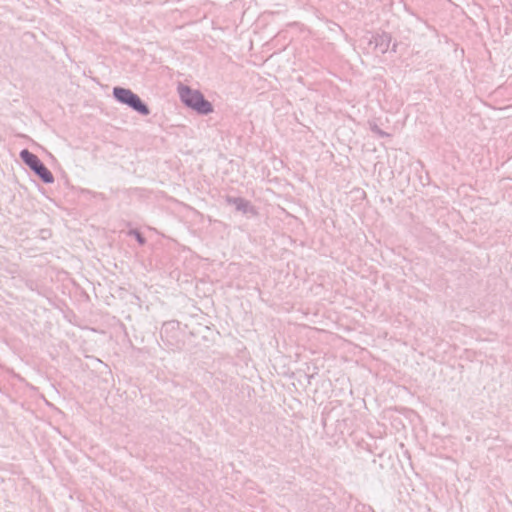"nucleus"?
Returning <instances> with one entry per match:
<instances>
[{
    "instance_id": "0eeeda50",
    "label": "nucleus",
    "mask_w": 512,
    "mask_h": 512,
    "mask_svg": "<svg viewBox=\"0 0 512 512\" xmlns=\"http://www.w3.org/2000/svg\"><path fill=\"white\" fill-rule=\"evenodd\" d=\"M128 235L133 236L136 239V241L139 243V245H144L146 243V238L137 229L129 230Z\"/></svg>"
},
{
    "instance_id": "f257e3e1",
    "label": "nucleus",
    "mask_w": 512,
    "mask_h": 512,
    "mask_svg": "<svg viewBox=\"0 0 512 512\" xmlns=\"http://www.w3.org/2000/svg\"><path fill=\"white\" fill-rule=\"evenodd\" d=\"M178 93L182 103L199 115H208L213 112V105L199 90L192 89L187 85H179Z\"/></svg>"
},
{
    "instance_id": "423d86ee",
    "label": "nucleus",
    "mask_w": 512,
    "mask_h": 512,
    "mask_svg": "<svg viewBox=\"0 0 512 512\" xmlns=\"http://www.w3.org/2000/svg\"><path fill=\"white\" fill-rule=\"evenodd\" d=\"M226 202L231 205H235L237 211H241L243 213H246L248 211V208L250 206L249 201L245 200L241 197H232L227 196Z\"/></svg>"
},
{
    "instance_id": "39448f33",
    "label": "nucleus",
    "mask_w": 512,
    "mask_h": 512,
    "mask_svg": "<svg viewBox=\"0 0 512 512\" xmlns=\"http://www.w3.org/2000/svg\"><path fill=\"white\" fill-rule=\"evenodd\" d=\"M392 37L387 32L378 33L373 35L368 44L372 46L374 50L378 51L381 54H384L388 51Z\"/></svg>"
},
{
    "instance_id": "1a4fd4ad",
    "label": "nucleus",
    "mask_w": 512,
    "mask_h": 512,
    "mask_svg": "<svg viewBox=\"0 0 512 512\" xmlns=\"http://www.w3.org/2000/svg\"><path fill=\"white\" fill-rule=\"evenodd\" d=\"M396 47H397V44H396V43H395V44H393L392 51H394V52H395V51H396Z\"/></svg>"
},
{
    "instance_id": "f03ea898",
    "label": "nucleus",
    "mask_w": 512,
    "mask_h": 512,
    "mask_svg": "<svg viewBox=\"0 0 512 512\" xmlns=\"http://www.w3.org/2000/svg\"><path fill=\"white\" fill-rule=\"evenodd\" d=\"M114 99L120 104L126 105L142 116L150 114L148 105L131 89L115 86L112 91Z\"/></svg>"
},
{
    "instance_id": "6e6552de",
    "label": "nucleus",
    "mask_w": 512,
    "mask_h": 512,
    "mask_svg": "<svg viewBox=\"0 0 512 512\" xmlns=\"http://www.w3.org/2000/svg\"><path fill=\"white\" fill-rule=\"evenodd\" d=\"M370 129H371V131H372L374 134L378 135L379 137H382V138H383V137H389V136H390L388 133H386L385 131H383L382 129H380V128L378 127V125H377V124H375V123H370Z\"/></svg>"
},
{
    "instance_id": "20e7f679",
    "label": "nucleus",
    "mask_w": 512,
    "mask_h": 512,
    "mask_svg": "<svg viewBox=\"0 0 512 512\" xmlns=\"http://www.w3.org/2000/svg\"><path fill=\"white\" fill-rule=\"evenodd\" d=\"M179 330V323L177 321H168L165 322L162 325L160 335L162 341L167 343L170 346H173L175 344L178 331Z\"/></svg>"
},
{
    "instance_id": "7ed1b4c3",
    "label": "nucleus",
    "mask_w": 512,
    "mask_h": 512,
    "mask_svg": "<svg viewBox=\"0 0 512 512\" xmlns=\"http://www.w3.org/2000/svg\"><path fill=\"white\" fill-rule=\"evenodd\" d=\"M20 159L29 167L31 171L45 184H52L54 176L52 172L44 165L40 158L28 149L20 151Z\"/></svg>"
}]
</instances>
